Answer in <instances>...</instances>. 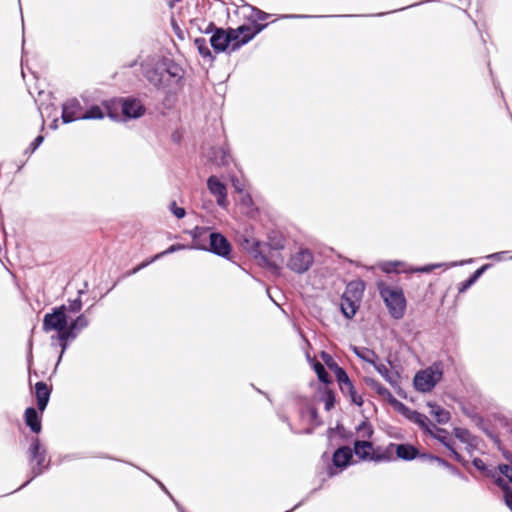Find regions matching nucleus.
I'll return each mask as SVG.
<instances>
[{
    "mask_svg": "<svg viewBox=\"0 0 512 512\" xmlns=\"http://www.w3.org/2000/svg\"><path fill=\"white\" fill-rule=\"evenodd\" d=\"M504 491V502L505 504L507 505V507L511 510L512 512V489L509 488V487H505L503 489Z\"/></svg>",
    "mask_w": 512,
    "mask_h": 512,
    "instance_id": "nucleus-45",
    "label": "nucleus"
},
{
    "mask_svg": "<svg viewBox=\"0 0 512 512\" xmlns=\"http://www.w3.org/2000/svg\"><path fill=\"white\" fill-rule=\"evenodd\" d=\"M216 28H217V27H215L214 23H210V24H209V26H208V28L206 29V31H205V32H206V33H210V32H212V31L214 32Z\"/></svg>",
    "mask_w": 512,
    "mask_h": 512,
    "instance_id": "nucleus-49",
    "label": "nucleus"
},
{
    "mask_svg": "<svg viewBox=\"0 0 512 512\" xmlns=\"http://www.w3.org/2000/svg\"><path fill=\"white\" fill-rule=\"evenodd\" d=\"M336 380L338 382L339 389L342 392V394L348 396L352 403L361 407L363 405V399L360 395L357 394V391L351 379L349 378L344 369L337 370Z\"/></svg>",
    "mask_w": 512,
    "mask_h": 512,
    "instance_id": "nucleus-10",
    "label": "nucleus"
},
{
    "mask_svg": "<svg viewBox=\"0 0 512 512\" xmlns=\"http://www.w3.org/2000/svg\"><path fill=\"white\" fill-rule=\"evenodd\" d=\"M489 267L488 264L478 268L467 280L461 282L458 287V292H465L471 285H473L477 279L483 274V272Z\"/></svg>",
    "mask_w": 512,
    "mask_h": 512,
    "instance_id": "nucleus-29",
    "label": "nucleus"
},
{
    "mask_svg": "<svg viewBox=\"0 0 512 512\" xmlns=\"http://www.w3.org/2000/svg\"><path fill=\"white\" fill-rule=\"evenodd\" d=\"M454 435L456 438H458L460 441L464 443H471L473 440V437L469 430L465 428H455L454 429Z\"/></svg>",
    "mask_w": 512,
    "mask_h": 512,
    "instance_id": "nucleus-35",
    "label": "nucleus"
},
{
    "mask_svg": "<svg viewBox=\"0 0 512 512\" xmlns=\"http://www.w3.org/2000/svg\"><path fill=\"white\" fill-rule=\"evenodd\" d=\"M353 457V450L349 446H342L333 453V464L339 468L347 467Z\"/></svg>",
    "mask_w": 512,
    "mask_h": 512,
    "instance_id": "nucleus-20",
    "label": "nucleus"
},
{
    "mask_svg": "<svg viewBox=\"0 0 512 512\" xmlns=\"http://www.w3.org/2000/svg\"><path fill=\"white\" fill-rule=\"evenodd\" d=\"M373 447V443L370 441L356 440L354 442L353 451L356 454V456H358L361 460L371 461Z\"/></svg>",
    "mask_w": 512,
    "mask_h": 512,
    "instance_id": "nucleus-22",
    "label": "nucleus"
},
{
    "mask_svg": "<svg viewBox=\"0 0 512 512\" xmlns=\"http://www.w3.org/2000/svg\"><path fill=\"white\" fill-rule=\"evenodd\" d=\"M313 368L315 373L317 374L318 379L324 383V384H330L332 382L331 377L329 376L328 372L326 371L323 364L320 362H315L313 364Z\"/></svg>",
    "mask_w": 512,
    "mask_h": 512,
    "instance_id": "nucleus-31",
    "label": "nucleus"
},
{
    "mask_svg": "<svg viewBox=\"0 0 512 512\" xmlns=\"http://www.w3.org/2000/svg\"><path fill=\"white\" fill-rule=\"evenodd\" d=\"M428 435L434 437L437 439L440 443H442L447 449H449L454 457V459L457 462H462L463 458L462 456L455 450L454 448V440L450 433L443 428L434 427L432 428V433H429Z\"/></svg>",
    "mask_w": 512,
    "mask_h": 512,
    "instance_id": "nucleus-13",
    "label": "nucleus"
},
{
    "mask_svg": "<svg viewBox=\"0 0 512 512\" xmlns=\"http://www.w3.org/2000/svg\"><path fill=\"white\" fill-rule=\"evenodd\" d=\"M374 368L390 385L395 386L398 384V373L391 372L385 364L377 362Z\"/></svg>",
    "mask_w": 512,
    "mask_h": 512,
    "instance_id": "nucleus-27",
    "label": "nucleus"
},
{
    "mask_svg": "<svg viewBox=\"0 0 512 512\" xmlns=\"http://www.w3.org/2000/svg\"><path fill=\"white\" fill-rule=\"evenodd\" d=\"M310 414L313 419L318 416L317 410L315 408L310 409Z\"/></svg>",
    "mask_w": 512,
    "mask_h": 512,
    "instance_id": "nucleus-50",
    "label": "nucleus"
},
{
    "mask_svg": "<svg viewBox=\"0 0 512 512\" xmlns=\"http://www.w3.org/2000/svg\"><path fill=\"white\" fill-rule=\"evenodd\" d=\"M394 460L393 451L391 447V443L385 447H373L371 461L375 462H386Z\"/></svg>",
    "mask_w": 512,
    "mask_h": 512,
    "instance_id": "nucleus-26",
    "label": "nucleus"
},
{
    "mask_svg": "<svg viewBox=\"0 0 512 512\" xmlns=\"http://www.w3.org/2000/svg\"><path fill=\"white\" fill-rule=\"evenodd\" d=\"M443 377V371L439 364H434L427 369L419 371L414 377V386L418 391L430 392Z\"/></svg>",
    "mask_w": 512,
    "mask_h": 512,
    "instance_id": "nucleus-6",
    "label": "nucleus"
},
{
    "mask_svg": "<svg viewBox=\"0 0 512 512\" xmlns=\"http://www.w3.org/2000/svg\"><path fill=\"white\" fill-rule=\"evenodd\" d=\"M255 37V33L250 32L249 28H216L210 38L212 48L216 52H224L230 49L232 52L238 50Z\"/></svg>",
    "mask_w": 512,
    "mask_h": 512,
    "instance_id": "nucleus-2",
    "label": "nucleus"
},
{
    "mask_svg": "<svg viewBox=\"0 0 512 512\" xmlns=\"http://www.w3.org/2000/svg\"><path fill=\"white\" fill-rule=\"evenodd\" d=\"M323 400L325 403V409L330 411L335 404V394L331 389H326L323 394Z\"/></svg>",
    "mask_w": 512,
    "mask_h": 512,
    "instance_id": "nucleus-38",
    "label": "nucleus"
},
{
    "mask_svg": "<svg viewBox=\"0 0 512 512\" xmlns=\"http://www.w3.org/2000/svg\"><path fill=\"white\" fill-rule=\"evenodd\" d=\"M105 109H106V111L108 112V114H109L111 117H113V115L110 113V107H109V105H108V104H105Z\"/></svg>",
    "mask_w": 512,
    "mask_h": 512,
    "instance_id": "nucleus-52",
    "label": "nucleus"
},
{
    "mask_svg": "<svg viewBox=\"0 0 512 512\" xmlns=\"http://www.w3.org/2000/svg\"><path fill=\"white\" fill-rule=\"evenodd\" d=\"M25 424L31 429L32 432L38 434L42 430L41 419L37 410L34 407H28L24 413Z\"/></svg>",
    "mask_w": 512,
    "mask_h": 512,
    "instance_id": "nucleus-21",
    "label": "nucleus"
},
{
    "mask_svg": "<svg viewBox=\"0 0 512 512\" xmlns=\"http://www.w3.org/2000/svg\"><path fill=\"white\" fill-rule=\"evenodd\" d=\"M181 0H172L170 6L172 7L175 2H180Z\"/></svg>",
    "mask_w": 512,
    "mask_h": 512,
    "instance_id": "nucleus-53",
    "label": "nucleus"
},
{
    "mask_svg": "<svg viewBox=\"0 0 512 512\" xmlns=\"http://www.w3.org/2000/svg\"><path fill=\"white\" fill-rule=\"evenodd\" d=\"M207 186L211 194L216 197L217 204L220 207L226 208L229 204L226 186L216 176L208 178Z\"/></svg>",
    "mask_w": 512,
    "mask_h": 512,
    "instance_id": "nucleus-12",
    "label": "nucleus"
},
{
    "mask_svg": "<svg viewBox=\"0 0 512 512\" xmlns=\"http://www.w3.org/2000/svg\"><path fill=\"white\" fill-rule=\"evenodd\" d=\"M28 457L31 465L32 478L42 474L49 466L46 460V450L41 446L38 437H34L28 450Z\"/></svg>",
    "mask_w": 512,
    "mask_h": 512,
    "instance_id": "nucleus-7",
    "label": "nucleus"
},
{
    "mask_svg": "<svg viewBox=\"0 0 512 512\" xmlns=\"http://www.w3.org/2000/svg\"><path fill=\"white\" fill-rule=\"evenodd\" d=\"M62 119L64 123H70L78 119H83L82 106L77 99H69L63 104Z\"/></svg>",
    "mask_w": 512,
    "mask_h": 512,
    "instance_id": "nucleus-14",
    "label": "nucleus"
},
{
    "mask_svg": "<svg viewBox=\"0 0 512 512\" xmlns=\"http://www.w3.org/2000/svg\"><path fill=\"white\" fill-rule=\"evenodd\" d=\"M432 459L442 463V464H446V462L444 460H442L440 457H437V456H433Z\"/></svg>",
    "mask_w": 512,
    "mask_h": 512,
    "instance_id": "nucleus-51",
    "label": "nucleus"
},
{
    "mask_svg": "<svg viewBox=\"0 0 512 512\" xmlns=\"http://www.w3.org/2000/svg\"><path fill=\"white\" fill-rule=\"evenodd\" d=\"M504 491V502L505 504L507 505V507L511 510L512 512V489L509 488V487H505L503 489Z\"/></svg>",
    "mask_w": 512,
    "mask_h": 512,
    "instance_id": "nucleus-44",
    "label": "nucleus"
},
{
    "mask_svg": "<svg viewBox=\"0 0 512 512\" xmlns=\"http://www.w3.org/2000/svg\"><path fill=\"white\" fill-rule=\"evenodd\" d=\"M433 269V266H424L420 268L413 269V272H421V273H428L431 272Z\"/></svg>",
    "mask_w": 512,
    "mask_h": 512,
    "instance_id": "nucleus-48",
    "label": "nucleus"
},
{
    "mask_svg": "<svg viewBox=\"0 0 512 512\" xmlns=\"http://www.w3.org/2000/svg\"><path fill=\"white\" fill-rule=\"evenodd\" d=\"M105 116L104 110L97 105L91 106L83 112V119H102Z\"/></svg>",
    "mask_w": 512,
    "mask_h": 512,
    "instance_id": "nucleus-32",
    "label": "nucleus"
},
{
    "mask_svg": "<svg viewBox=\"0 0 512 512\" xmlns=\"http://www.w3.org/2000/svg\"><path fill=\"white\" fill-rule=\"evenodd\" d=\"M43 330L45 332L56 331L57 338L60 342L62 351L67 348L68 339H64L62 334L68 331V319L66 315V306L61 305L46 313L43 318Z\"/></svg>",
    "mask_w": 512,
    "mask_h": 512,
    "instance_id": "nucleus-5",
    "label": "nucleus"
},
{
    "mask_svg": "<svg viewBox=\"0 0 512 512\" xmlns=\"http://www.w3.org/2000/svg\"><path fill=\"white\" fill-rule=\"evenodd\" d=\"M357 431L360 434L362 438H371L373 435V428L370 425V423L363 421L361 424L357 427Z\"/></svg>",
    "mask_w": 512,
    "mask_h": 512,
    "instance_id": "nucleus-37",
    "label": "nucleus"
},
{
    "mask_svg": "<svg viewBox=\"0 0 512 512\" xmlns=\"http://www.w3.org/2000/svg\"><path fill=\"white\" fill-rule=\"evenodd\" d=\"M364 290L365 284L362 280H354L347 284L340 303L341 312L346 318L351 319L357 313Z\"/></svg>",
    "mask_w": 512,
    "mask_h": 512,
    "instance_id": "nucleus-4",
    "label": "nucleus"
},
{
    "mask_svg": "<svg viewBox=\"0 0 512 512\" xmlns=\"http://www.w3.org/2000/svg\"><path fill=\"white\" fill-rule=\"evenodd\" d=\"M402 265L403 263L399 261H389L382 264L381 269L386 273H399L402 271L400 268Z\"/></svg>",
    "mask_w": 512,
    "mask_h": 512,
    "instance_id": "nucleus-34",
    "label": "nucleus"
},
{
    "mask_svg": "<svg viewBox=\"0 0 512 512\" xmlns=\"http://www.w3.org/2000/svg\"><path fill=\"white\" fill-rule=\"evenodd\" d=\"M391 404H393L396 409L402 413L404 416H406L409 419V414L413 413L414 410H410L405 404L402 402L396 400L394 397L389 401Z\"/></svg>",
    "mask_w": 512,
    "mask_h": 512,
    "instance_id": "nucleus-39",
    "label": "nucleus"
},
{
    "mask_svg": "<svg viewBox=\"0 0 512 512\" xmlns=\"http://www.w3.org/2000/svg\"><path fill=\"white\" fill-rule=\"evenodd\" d=\"M145 112V107L137 99H126L122 102V113L125 117L138 118Z\"/></svg>",
    "mask_w": 512,
    "mask_h": 512,
    "instance_id": "nucleus-18",
    "label": "nucleus"
},
{
    "mask_svg": "<svg viewBox=\"0 0 512 512\" xmlns=\"http://www.w3.org/2000/svg\"><path fill=\"white\" fill-rule=\"evenodd\" d=\"M147 80L157 88H166L169 86L172 79H181L178 73V68L168 67L166 69L153 68L146 71Z\"/></svg>",
    "mask_w": 512,
    "mask_h": 512,
    "instance_id": "nucleus-9",
    "label": "nucleus"
},
{
    "mask_svg": "<svg viewBox=\"0 0 512 512\" xmlns=\"http://www.w3.org/2000/svg\"><path fill=\"white\" fill-rule=\"evenodd\" d=\"M376 286L390 315L394 319H401L406 310V299L403 290L399 287L389 286L384 281H378Z\"/></svg>",
    "mask_w": 512,
    "mask_h": 512,
    "instance_id": "nucleus-3",
    "label": "nucleus"
},
{
    "mask_svg": "<svg viewBox=\"0 0 512 512\" xmlns=\"http://www.w3.org/2000/svg\"><path fill=\"white\" fill-rule=\"evenodd\" d=\"M52 392V388L47 385V383L43 381H39L35 384V397L37 408L43 412L49 402L50 395Z\"/></svg>",
    "mask_w": 512,
    "mask_h": 512,
    "instance_id": "nucleus-16",
    "label": "nucleus"
},
{
    "mask_svg": "<svg viewBox=\"0 0 512 512\" xmlns=\"http://www.w3.org/2000/svg\"><path fill=\"white\" fill-rule=\"evenodd\" d=\"M257 257L260 259L261 264L274 270L279 271L284 263V257L280 251H273L268 249L267 253L263 250L258 252Z\"/></svg>",
    "mask_w": 512,
    "mask_h": 512,
    "instance_id": "nucleus-15",
    "label": "nucleus"
},
{
    "mask_svg": "<svg viewBox=\"0 0 512 512\" xmlns=\"http://www.w3.org/2000/svg\"><path fill=\"white\" fill-rule=\"evenodd\" d=\"M194 45L203 57H211V51L207 46L205 38L199 37L194 40Z\"/></svg>",
    "mask_w": 512,
    "mask_h": 512,
    "instance_id": "nucleus-33",
    "label": "nucleus"
},
{
    "mask_svg": "<svg viewBox=\"0 0 512 512\" xmlns=\"http://www.w3.org/2000/svg\"><path fill=\"white\" fill-rule=\"evenodd\" d=\"M473 465L480 471H485L486 470V465L484 463V461L480 458H475L473 460Z\"/></svg>",
    "mask_w": 512,
    "mask_h": 512,
    "instance_id": "nucleus-47",
    "label": "nucleus"
},
{
    "mask_svg": "<svg viewBox=\"0 0 512 512\" xmlns=\"http://www.w3.org/2000/svg\"><path fill=\"white\" fill-rule=\"evenodd\" d=\"M313 263V255L307 249H300L293 254L288 262V267L296 273H304Z\"/></svg>",
    "mask_w": 512,
    "mask_h": 512,
    "instance_id": "nucleus-11",
    "label": "nucleus"
},
{
    "mask_svg": "<svg viewBox=\"0 0 512 512\" xmlns=\"http://www.w3.org/2000/svg\"><path fill=\"white\" fill-rule=\"evenodd\" d=\"M170 211L178 218V219H181L183 218L185 215H186V211L184 208L182 207H178L176 202L173 201L171 204H170Z\"/></svg>",
    "mask_w": 512,
    "mask_h": 512,
    "instance_id": "nucleus-42",
    "label": "nucleus"
},
{
    "mask_svg": "<svg viewBox=\"0 0 512 512\" xmlns=\"http://www.w3.org/2000/svg\"><path fill=\"white\" fill-rule=\"evenodd\" d=\"M364 382L369 388L375 391L382 398L387 399L388 401L393 399V395L391 394V392L385 386H383L378 380L372 377H365Z\"/></svg>",
    "mask_w": 512,
    "mask_h": 512,
    "instance_id": "nucleus-25",
    "label": "nucleus"
},
{
    "mask_svg": "<svg viewBox=\"0 0 512 512\" xmlns=\"http://www.w3.org/2000/svg\"><path fill=\"white\" fill-rule=\"evenodd\" d=\"M499 471L502 475L507 477L512 483V462L511 465L503 464L499 466Z\"/></svg>",
    "mask_w": 512,
    "mask_h": 512,
    "instance_id": "nucleus-43",
    "label": "nucleus"
},
{
    "mask_svg": "<svg viewBox=\"0 0 512 512\" xmlns=\"http://www.w3.org/2000/svg\"><path fill=\"white\" fill-rule=\"evenodd\" d=\"M182 248H183V246L180 245V244H173L169 248H167L165 251L160 252V253L156 254L155 256H153L152 258L141 262L139 265H137L135 268H133V270L129 274L130 275L131 274H135V273L139 272L140 270H142L143 268H145L148 265H150L151 263H153L154 261L160 259L162 256L170 254V253H173V252L178 251V250H180Z\"/></svg>",
    "mask_w": 512,
    "mask_h": 512,
    "instance_id": "nucleus-23",
    "label": "nucleus"
},
{
    "mask_svg": "<svg viewBox=\"0 0 512 512\" xmlns=\"http://www.w3.org/2000/svg\"><path fill=\"white\" fill-rule=\"evenodd\" d=\"M193 247L212 252L218 256L229 258L232 247L228 239L208 227L196 226L191 232Z\"/></svg>",
    "mask_w": 512,
    "mask_h": 512,
    "instance_id": "nucleus-1",
    "label": "nucleus"
},
{
    "mask_svg": "<svg viewBox=\"0 0 512 512\" xmlns=\"http://www.w3.org/2000/svg\"><path fill=\"white\" fill-rule=\"evenodd\" d=\"M82 309V301L80 298H76L73 301H69V305L66 306V312L77 313Z\"/></svg>",
    "mask_w": 512,
    "mask_h": 512,
    "instance_id": "nucleus-41",
    "label": "nucleus"
},
{
    "mask_svg": "<svg viewBox=\"0 0 512 512\" xmlns=\"http://www.w3.org/2000/svg\"><path fill=\"white\" fill-rule=\"evenodd\" d=\"M409 420L419 425L426 434L432 433L434 424L425 414H422L418 411H413V413L409 414Z\"/></svg>",
    "mask_w": 512,
    "mask_h": 512,
    "instance_id": "nucleus-24",
    "label": "nucleus"
},
{
    "mask_svg": "<svg viewBox=\"0 0 512 512\" xmlns=\"http://www.w3.org/2000/svg\"><path fill=\"white\" fill-rule=\"evenodd\" d=\"M428 406L430 407V414L435 417L439 424H446L449 422L451 417L449 411L435 403H428Z\"/></svg>",
    "mask_w": 512,
    "mask_h": 512,
    "instance_id": "nucleus-28",
    "label": "nucleus"
},
{
    "mask_svg": "<svg viewBox=\"0 0 512 512\" xmlns=\"http://www.w3.org/2000/svg\"><path fill=\"white\" fill-rule=\"evenodd\" d=\"M241 10L244 17L249 20L250 24H243L239 27L249 28L250 32L255 33L256 36L268 26V23L262 22L267 21L271 17V14L250 5L243 6Z\"/></svg>",
    "mask_w": 512,
    "mask_h": 512,
    "instance_id": "nucleus-8",
    "label": "nucleus"
},
{
    "mask_svg": "<svg viewBox=\"0 0 512 512\" xmlns=\"http://www.w3.org/2000/svg\"><path fill=\"white\" fill-rule=\"evenodd\" d=\"M357 355L363 359L364 361L370 363L371 365L375 366L377 364L378 355L369 349H366L364 352L359 353L357 352Z\"/></svg>",
    "mask_w": 512,
    "mask_h": 512,
    "instance_id": "nucleus-36",
    "label": "nucleus"
},
{
    "mask_svg": "<svg viewBox=\"0 0 512 512\" xmlns=\"http://www.w3.org/2000/svg\"><path fill=\"white\" fill-rule=\"evenodd\" d=\"M323 360L325 364L328 366V368L334 372L335 377H337V370L343 368L338 366L334 359L328 354L323 353Z\"/></svg>",
    "mask_w": 512,
    "mask_h": 512,
    "instance_id": "nucleus-40",
    "label": "nucleus"
},
{
    "mask_svg": "<svg viewBox=\"0 0 512 512\" xmlns=\"http://www.w3.org/2000/svg\"><path fill=\"white\" fill-rule=\"evenodd\" d=\"M88 325V318L84 314H81L75 320L71 321L70 324H68V331L64 332L62 337L64 339H68V341L74 339L76 338L78 332L86 328Z\"/></svg>",
    "mask_w": 512,
    "mask_h": 512,
    "instance_id": "nucleus-19",
    "label": "nucleus"
},
{
    "mask_svg": "<svg viewBox=\"0 0 512 512\" xmlns=\"http://www.w3.org/2000/svg\"><path fill=\"white\" fill-rule=\"evenodd\" d=\"M393 455L405 461H410L419 456V450L411 444L391 443Z\"/></svg>",
    "mask_w": 512,
    "mask_h": 512,
    "instance_id": "nucleus-17",
    "label": "nucleus"
},
{
    "mask_svg": "<svg viewBox=\"0 0 512 512\" xmlns=\"http://www.w3.org/2000/svg\"><path fill=\"white\" fill-rule=\"evenodd\" d=\"M44 137L42 135L37 136L29 146V152L33 153L43 142Z\"/></svg>",
    "mask_w": 512,
    "mask_h": 512,
    "instance_id": "nucleus-46",
    "label": "nucleus"
},
{
    "mask_svg": "<svg viewBox=\"0 0 512 512\" xmlns=\"http://www.w3.org/2000/svg\"><path fill=\"white\" fill-rule=\"evenodd\" d=\"M268 249L273 251H281L285 247V240L282 235L274 234L269 236V242L267 243Z\"/></svg>",
    "mask_w": 512,
    "mask_h": 512,
    "instance_id": "nucleus-30",
    "label": "nucleus"
}]
</instances>
